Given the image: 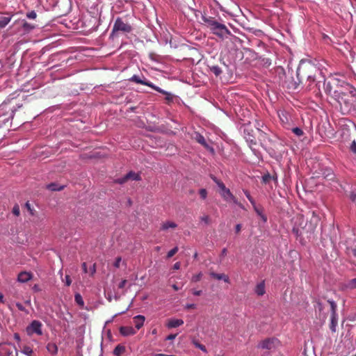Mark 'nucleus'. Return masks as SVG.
I'll list each match as a JSON object with an SVG mask.
<instances>
[{"label":"nucleus","instance_id":"f257e3e1","mask_svg":"<svg viewBox=\"0 0 356 356\" xmlns=\"http://www.w3.org/2000/svg\"><path fill=\"white\" fill-rule=\"evenodd\" d=\"M298 84H302L307 90L321 92L324 76L319 68L310 60H301L296 71Z\"/></svg>","mask_w":356,"mask_h":356},{"label":"nucleus","instance_id":"f03ea898","mask_svg":"<svg viewBox=\"0 0 356 356\" xmlns=\"http://www.w3.org/2000/svg\"><path fill=\"white\" fill-rule=\"evenodd\" d=\"M332 99L335 101L343 114L355 109L356 106V90L348 87L344 90L341 88L334 90Z\"/></svg>","mask_w":356,"mask_h":356},{"label":"nucleus","instance_id":"7ed1b4c3","mask_svg":"<svg viewBox=\"0 0 356 356\" xmlns=\"http://www.w3.org/2000/svg\"><path fill=\"white\" fill-rule=\"evenodd\" d=\"M202 20L211 32L220 38L224 39L228 35H232L231 31L227 26L216 21L214 17L202 16Z\"/></svg>","mask_w":356,"mask_h":356},{"label":"nucleus","instance_id":"20e7f679","mask_svg":"<svg viewBox=\"0 0 356 356\" xmlns=\"http://www.w3.org/2000/svg\"><path fill=\"white\" fill-rule=\"evenodd\" d=\"M130 81L135 82L136 83H140L144 86H147L148 87H150L151 88L154 89V90L165 95V100L168 102H172L173 99V96L171 93L163 90L161 88L154 85L152 83L145 80L142 79L138 75L134 74L129 79Z\"/></svg>","mask_w":356,"mask_h":356},{"label":"nucleus","instance_id":"39448f33","mask_svg":"<svg viewBox=\"0 0 356 356\" xmlns=\"http://www.w3.org/2000/svg\"><path fill=\"white\" fill-rule=\"evenodd\" d=\"M132 27L130 24L123 20L121 17H118L113 24L112 33L121 31L128 33L131 32Z\"/></svg>","mask_w":356,"mask_h":356},{"label":"nucleus","instance_id":"423d86ee","mask_svg":"<svg viewBox=\"0 0 356 356\" xmlns=\"http://www.w3.org/2000/svg\"><path fill=\"white\" fill-rule=\"evenodd\" d=\"M42 324L40 321L34 320L29 325H28L26 328V332L28 335L31 336L33 334H36L39 336L42 334Z\"/></svg>","mask_w":356,"mask_h":356},{"label":"nucleus","instance_id":"0eeeda50","mask_svg":"<svg viewBox=\"0 0 356 356\" xmlns=\"http://www.w3.org/2000/svg\"><path fill=\"white\" fill-rule=\"evenodd\" d=\"M212 179L213 181L218 185V186L220 189V195L223 197V199L226 201H228V196H231V192L229 188H227L225 185L219 179H218L216 177H212Z\"/></svg>","mask_w":356,"mask_h":356},{"label":"nucleus","instance_id":"6e6552de","mask_svg":"<svg viewBox=\"0 0 356 356\" xmlns=\"http://www.w3.org/2000/svg\"><path fill=\"white\" fill-rule=\"evenodd\" d=\"M193 138L198 143H200V145H202L204 147H205L207 149L209 150L210 152H211L212 153L214 152V149L213 147H210L209 145V144L207 143L204 137L201 135L200 134L197 133V132H195L193 136Z\"/></svg>","mask_w":356,"mask_h":356},{"label":"nucleus","instance_id":"1a4fd4ad","mask_svg":"<svg viewBox=\"0 0 356 356\" xmlns=\"http://www.w3.org/2000/svg\"><path fill=\"white\" fill-rule=\"evenodd\" d=\"M278 343L277 339H266L264 341H262L260 344L259 347H261L263 349H268L270 350L275 347L276 343Z\"/></svg>","mask_w":356,"mask_h":356},{"label":"nucleus","instance_id":"9d476101","mask_svg":"<svg viewBox=\"0 0 356 356\" xmlns=\"http://www.w3.org/2000/svg\"><path fill=\"white\" fill-rule=\"evenodd\" d=\"M119 331L124 337L134 335L136 333V330L131 326H121Z\"/></svg>","mask_w":356,"mask_h":356},{"label":"nucleus","instance_id":"9b49d317","mask_svg":"<svg viewBox=\"0 0 356 356\" xmlns=\"http://www.w3.org/2000/svg\"><path fill=\"white\" fill-rule=\"evenodd\" d=\"M209 275L215 280H223L226 283H229V277L224 273H216L213 271H211Z\"/></svg>","mask_w":356,"mask_h":356},{"label":"nucleus","instance_id":"f8f14e48","mask_svg":"<svg viewBox=\"0 0 356 356\" xmlns=\"http://www.w3.org/2000/svg\"><path fill=\"white\" fill-rule=\"evenodd\" d=\"M356 289V278L351 279L341 285L342 290H353Z\"/></svg>","mask_w":356,"mask_h":356},{"label":"nucleus","instance_id":"ddd939ff","mask_svg":"<svg viewBox=\"0 0 356 356\" xmlns=\"http://www.w3.org/2000/svg\"><path fill=\"white\" fill-rule=\"evenodd\" d=\"M32 278V274L31 273H28L26 271L21 272L19 273L17 277V280L19 282L25 283L29 281Z\"/></svg>","mask_w":356,"mask_h":356},{"label":"nucleus","instance_id":"4468645a","mask_svg":"<svg viewBox=\"0 0 356 356\" xmlns=\"http://www.w3.org/2000/svg\"><path fill=\"white\" fill-rule=\"evenodd\" d=\"M145 320V316L142 315H138L133 318L134 323L136 330H139L143 327Z\"/></svg>","mask_w":356,"mask_h":356},{"label":"nucleus","instance_id":"2eb2a0df","mask_svg":"<svg viewBox=\"0 0 356 356\" xmlns=\"http://www.w3.org/2000/svg\"><path fill=\"white\" fill-rule=\"evenodd\" d=\"M184 324L182 319L171 318L168 321L167 326L168 328H175Z\"/></svg>","mask_w":356,"mask_h":356},{"label":"nucleus","instance_id":"dca6fc26","mask_svg":"<svg viewBox=\"0 0 356 356\" xmlns=\"http://www.w3.org/2000/svg\"><path fill=\"white\" fill-rule=\"evenodd\" d=\"M254 292L259 296H264L265 294L266 289H265V282H264V281H262L260 283L257 284V286H256V287L254 289Z\"/></svg>","mask_w":356,"mask_h":356},{"label":"nucleus","instance_id":"f3484780","mask_svg":"<svg viewBox=\"0 0 356 356\" xmlns=\"http://www.w3.org/2000/svg\"><path fill=\"white\" fill-rule=\"evenodd\" d=\"M323 85L324 90L326 94L329 95L332 98L333 89L332 86L330 81L326 82L325 79L324 78L323 82H322L321 86Z\"/></svg>","mask_w":356,"mask_h":356},{"label":"nucleus","instance_id":"a211bd4d","mask_svg":"<svg viewBox=\"0 0 356 356\" xmlns=\"http://www.w3.org/2000/svg\"><path fill=\"white\" fill-rule=\"evenodd\" d=\"M177 227V225L175 222H171V221H166V222H164L161 225V229H162V230H167L169 228L175 229Z\"/></svg>","mask_w":356,"mask_h":356},{"label":"nucleus","instance_id":"6ab92c4d","mask_svg":"<svg viewBox=\"0 0 356 356\" xmlns=\"http://www.w3.org/2000/svg\"><path fill=\"white\" fill-rule=\"evenodd\" d=\"M11 19H12L11 16L5 17V16L0 15V28L3 29V28L6 27L9 24Z\"/></svg>","mask_w":356,"mask_h":356},{"label":"nucleus","instance_id":"aec40b11","mask_svg":"<svg viewBox=\"0 0 356 356\" xmlns=\"http://www.w3.org/2000/svg\"><path fill=\"white\" fill-rule=\"evenodd\" d=\"M22 26L26 32H29L35 28V26L28 23L26 20L22 21Z\"/></svg>","mask_w":356,"mask_h":356},{"label":"nucleus","instance_id":"412c9836","mask_svg":"<svg viewBox=\"0 0 356 356\" xmlns=\"http://www.w3.org/2000/svg\"><path fill=\"white\" fill-rule=\"evenodd\" d=\"M253 208L257 214L261 217L263 221L266 222L267 217L263 213V209L261 208H259L258 207H257L256 203L254 204V206H253Z\"/></svg>","mask_w":356,"mask_h":356},{"label":"nucleus","instance_id":"4be33fe9","mask_svg":"<svg viewBox=\"0 0 356 356\" xmlns=\"http://www.w3.org/2000/svg\"><path fill=\"white\" fill-rule=\"evenodd\" d=\"M47 188L51 191H60L64 188V186H58L56 184L51 183L47 186Z\"/></svg>","mask_w":356,"mask_h":356},{"label":"nucleus","instance_id":"5701e85b","mask_svg":"<svg viewBox=\"0 0 356 356\" xmlns=\"http://www.w3.org/2000/svg\"><path fill=\"white\" fill-rule=\"evenodd\" d=\"M337 323H338L337 316H332L331 314V323L330 325V328L334 332H336V327L337 325Z\"/></svg>","mask_w":356,"mask_h":356},{"label":"nucleus","instance_id":"b1692460","mask_svg":"<svg viewBox=\"0 0 356 356\" xmlns=\"http://www.w3.org/2000/svg\"><path fill=\"white\" fill-rule=\"evenodd\" d=\"M125 351V347L122 345H118L113 350V354L115 356H121Z\"/></svg>","mask_w":356,"mask_h":356},{"label":"nucleus","instance_id":"393cba45","mask_svg":"<svg viewBox=\"0 0 356 356\" xmlns=\"http://www.w3.org/2000/svg\"><path fill=\"white\" fill-rule=\"evenodd\" d=\"M47 350L51 354H56L58 352V347L54 343H49L47 345Z\"/></svg>","mask_w":356,"mask_h":356},{"label":"nucleus","instance_id":"a878e982","mask_svg":"<svg viewBox=\"0 0 356 356\" xmlns=\"http://www.w3.org/2000/svg\"><path fill=\"white\" fill-rule=\"evenodd\" d=\"M127 177H128L129 179L136 180V181L140 180V175L138 173H136L133 171H130L129 172H128L127 174Z\"/></svg>","mask_w":356,"mask_h":356},{"label":"nucleus","instance_id":"bb28decb","mask_svg":"<svg viewBox=\"0 0 356 356\" xmlns=\"http://www.w3.org/2000/svg\"><path fill=\"white\" fill-rule=\"evenodd\" d=\"M74 300L76 303L79 305L80 307H83L84 305V302L83 300L82 296L80 293H76L74 296Z\"/></svg>","mask_w":356,"mask_h":356},{"label":"nucleus","instance_id":"cd10ccee","mask_svg":"<svg viewBox=\"0 0 356 356\" xmlns=\"http://www.w3.org/2000/svg\"><path fill=\"white\" fill-rule=\"evenodd\" d=\"M327 302L330 304V307H331V312H332L331 314L332 316H337V304L333 300H329Z\"/></svg>","mask_w":356,"mask_h":356},{"label":"nucleus","instance_id":"c85d7f7f","mask_svg":"<svg viewBox=\"0 0 356 356\" xmlns=\"http://www.w3.org/2000/svg\"><path fill=\"white\" fill-rule=\"evenodd\" d=\"M210 70L216 76H219L222 73V70L218 65H213L210 67Z\"/></svg>","mask_w":356,"mask_h":356},{"label":"nucleus","instance_id":"c756f323","mask_svg":"<svg viewBox=\"0 0 356 356\" xmlns=\"http://www.w3.org/2000/svg\"><path fill=\"white\" fill-rule=\"evenodd\" d=\"M193 344L195 345V346L199 349H200L202 351H203L204 353H207V350L205 347V346L200 343L198 341H193Z\"/></svg>","mask_w":356,"mask_h":356},{"label":"nucleus","instance_id":"7c9ffc66","mask_svg":"<svg viewBox=\"0 0 356 356\" xmlns=\"http://www.w3.org/2000/svg\"><path fill=\"white\" fill-rule=\"evenodd\" d=\"M291 131L295 135H296L298 137L302 136L304 134L303 131L298 127H294L291 129Z\"/></svg>","mask_w":356,"mask_h":356},{"label":"nucleus","instance_id":"2f4dec72","mask_svg":"<svg viewBox=\"0 0 356 356\" xmlns=\"http://www.w3.org/2000/svg\"><path fill=\"white\" fill-rule=\"evenodd\" d=\"M178 250L179 249L177 247H175L174 248L170 250L167 254V258L170 259L172 257L178 252Z\"/></svg>","mask_w":356,"mask_h":356},{"label":"nucleus","instance_id":"473e14b6","mask_svg":"<svg viewBox=\"0 0 356 356\" xmlns=\"http://www.w3.org/2000/svg\"><path fill=\"white\" fill-rule=\"evenodd\" d=\"M202 273L200 272L197 275H194L191 278V281L193 282H197L202 279Z\"/></svg>","mask_w":356,"mask_h":356},{"label":"nucleus","instance_id":"72a5a7b5","mask_svg":"<svg viewBox=\"0 0 356 356\" xmlns=\"http://www.w3.org/2000/svg\"><path fill=\"white\" fill-rule=\"evenodd\" d=\"M243 192H244V194L245 195L246 197L248 199V200L252 204V205L254 206L255 201L252 197V196L250 195V193L248 191H246V190H244Z\"/></svg>","mask_w":356,"mask_h":356},{"label":"nucleus","instance_id":"f704fd0d","mask_svg":"<svg viewBox=\"0 0 356 356\" xmlns=\"http://www.w3.org/2000/svg\"><path fill=\"white\" fill-rule=\"evenodd\" d=\"M22 353L26 355L31 356L33 353V350L29 346H24Z\"/></svg>","mask_w":356,"mask_h":356},{"label":"nucleus","instance_id":"c9c22d12","mask_svg":"<svg viewBox=\"0 0 356 356\" xmlns=\"http://www.w3.org/2000/svg\"><path fill=\"white\" fill-rule=\"evenodd\" d=\"M199 194L200 195V197L202 199V200H205L207 197V191L206 189L204 188H201L200 191H199Z\"/></svg>","mask_w":356,"mask_h":356},{"label":"nucleus","instance_id":"e433bc0d","mask_svg":"<svg viewBox=\"0 0 356 356\" xmlns=\"http://www.w3.org/2000/svg\"><path fill=\"white\" fill-rule=\"evenodd\" d=\"M128 180H129V179H128V177H127V175H126L123 177L116 179L115 181V182L120 184H124L125 182H127Z\"/></svg>","mask_w":356,"mask_h":356},{"label":"nucleus","instance_id":"4c0bfd02","mask_svg":"<svg viewBox=\"0 0 356 356\" xmlns=\"http://www.w3.org/2000/svg\"><path fill=\"white\" fill-rule=\"evenodd\" d=\"M13 213L16 216H19L20 214V210H19V205L17 204H15L13 208Z\"/></svg>","mask_w":356,"mask_h":356},{"label":"nucleus","instance_id":"58836bf2","mask_svg":"<svg viewBox=\"0 0 356 356\" xmlns=\"http://www.w3.org/2000/svg\"><path fill=\"white\" fill-rule=\"evenodd\" d=\"M25 207L26 208V209L28 210V211L30 213V214L31 216L34 215V210H33V209L32 208L31 204L29 202H27L25 204Z\"/></svg>","mask_w":356,"mask_h":356},{"label":"nucleus","instance_id":"ea45409f","mask_svg":"<svg viewBox=\"0 0 356 356\" xmlns=\"http://www.w3.org/2000/svg\"><path fill=\"white\" fill-rule=\"evenodd\" d=\"M229 200L233 201L234 203L238 204L241 208H243V206L240 203L238 202L236 198L232 195V193H231V196H228V201H229Z\"/></svg>","mask_w":356,"mask_h":356},{"label":"nucleus","instance_id":"a19ab883","mask_svg":"<svg viewBox=\"0 0 356 356\" xmlns=\"http://www.w3.org/2000/svg\"><path fill=\"white\" fill-rule=\"evenodd\" d=\"M350 151L356 154V141L353 140L350 146Z\"/></svg>","mask_w":356,"mask_h":356},{"label":"nucleus","instance_id":"79ce46f5","mask_svg":"<svg viewBox=\"0 0 356 356\" xmlns=\"http://www.w3.org/2000/svg\"><path fill=\"white\" fill-rule=\"evenodd\" d=\"M26 17L29 19H35L37 17V14L34 10H32L26 14Z\"/></svg>","mask_w":356,"mask_h":356},{"label":"nucleus","instance_id":"37998d69","mask_svg":"<svg viewBox=\"0 0 356 356\" xmlns=\"http://www.w3.org/2000/svg\"><path fill=\"white\" fill-rule=\"evenodd\" d=\"M201 221L204 222L205 224H209L210 223V218L207 215H204L202 217H200Z\"/></svg>","mask_w":356,"mask_h":356},{"label":"nucleus","instance_id":"c03bdc74","mask_svg":"<svg viewBox=\"0 0 356 356\" xmlns=\"http://www.w3.org/2000/svg\"><path fill=\"white\" fill-rule=\"evenodd\" d=\"M245 138L247 141H249L252 144H256V140L253 136L248 134V136H245Z\"/></svg>","mask_w":356,"mask_h":356},{"label":"nucleus","instance_id":"a18cd8bd","mask_svg":"<svg viewBox=\"0 0 356 356\" xmlns=\"http://www.w3.org/2000/svg\"><path fill=\"white\" fill-rule=\"evenodd\" d=\"M122 261V258L120 257H118L116 259H115V261L113 264L115 268H119L120 267V262Z\"/></svg>","mask_w":356,"mask_h":356},{"label":"nucleus","instance_id":"49530a36","mask_svg":"<svg viewBox=\"0 0 356 356\" xmlns=\"http://www.w3.org/2000/svg\"><path fill=\"white\" fill-rule=\"evenodd\" d=\"M349 197L353 202H356V193L355 192L352 191L349 195Z\"/></svg>","mask_w":356,"mask_h":356},{"label":"nucleus","instance_id":"de8ad7c7","mask_svg":"<svg viewBox=\"0 0 356 356\" xmlns=\"http://www.w3.org/2000/svg\"><path fill=\"white\" fill-rule=\"evenodd\" d=\"M90 276H93L96 273V264H93L92 266L90 268Z\"/></svg>","mask_w":356,"mask_h":356},{"label":"nucleus","instance_id":"09e8293b","mask_svg":"<svg viewBox=\"0 0 356 356\" xmlns=\"http://www.w3.org/2000/svg\"><path fill=\"white\" fill-rule=\"evenodd\" d=\"M16 307H17V309L19 310V311H22V312H26V308L19 302H17L16 303Z\"/></svg>","mask_w":356,"mask_h":356},{"label":"nucleus","instance_id":"8fccbe9b","mask_svg":"<svg viewBox=\"0 0 356 356\" xmlns=\"http://www.w3.org/2000/svg\"><path fill=\"white\" fill-rule=\"evenodd\" d=\"M127 282V280H122V281L120 282V283L118 284V288H119V289H123V288L125 286V285H126Z\"/></svg>","mask_w":356,"mask_h":356},{"label":"nucleus","instance_id":"3c124183","mask_svg":"<svg viewBox=\"0 0 356 356\" xmlns=\"http://www.w3.org/2000/svg\"><path fill=\"white\" fill-rule=\"evenodd\" d=\"M262 179H263V181L266 183L269 181V179H270V175H265L262 177Z\"/></svg>","mask_w":356,"mask_h":356},{"label":"nucleus","instance_id":"603ef678","mask_svg":"<svg viewBox=\"0 0 356 356\" xmlns=\"http://www.w3.org/2000/svg\"><path fill=\"white\" fill-rule=\"evenodd\" d=\"M185 308L187 309H195L196 308V305L195 304H187L185 306Z\"/></svg>","mask_w":356,"mask_h":356},{"label":"nucleus","instance_id":"864d4df0","mask_svg":"<svg viewBox=\"0 0 356 356\" xmlns=\"http://www.w3.org/2000/svg\"><path fill=\"white\" fill-rule=\"evenodd\" d=\"M177 337V334H169L167 337H166V340H173L176 338Z\"/></svg>","mask_w":356,"mask_h":356},{"label":"nucleus","instance_id":"5fc2aeb1","mask_svg":"<svg viewBox=\"0 0 356 356\" xmlns=\"http://www.w3.org/2000/svg\"><path fill=\"white\" fill-rule=\"evenodd\" d=\"M65 280H66V285L67 286H70L71 284V283H72V281H71L70 275H66L65 276Z\"/></svg>","mask_w":356,"mask_h":356},{"label":"nucleus","instance_id":"6e6d98bb","mask_svg":"<svg viewBox=\"0 0 356 356\" xmlns=\"http://www.w3.org/2000/svg\"><path fill=\"white\" fill-rule=\"evenodd\" d=\"M181 267V264L180 262H176L174 266H173V268L175 270H179Z\"/></svg>","mask_w":356,"mask_h":356},{"label":"nucleus","instance_id":"4d7b16f0","mask_svg":"<svg viewBox=\"0 0 356 356\" xmlns=\"http://www.w3.org/2000/svg\"><path fill=\"white\" fill-rule=\"evenodd\" d=\"M82 268H83V270L85 273H88V268H87V264L86 262H83L82 264Z\"/></svg>","mask_w":356,"mask_h":356},{"label":"nucleus","instance_id":"13d9d810","mask_svg":"<svg viewBox=\"0 0 356 356\" xmlns=\"http://www.w3.org/2000/svg\"><path fill=\"white\" fill-rule=\"evenodd\" d=\"M14 339L17 341V342H19L21 339H20V336L18 333H15L14 334Z\"/></svg>","mask_w":356,"mask_h":356},{"label":"nucleus","instance_id":"bf43d9fd","mask_svg":"<svg viewBox=\"0 0 356 356\" xmlns=\"http://www.w3.org/2000/svg\"><path fill=\"white\" fill-rule=\"evenodd\" d=\"M193 294L194 296H200L202 294V291L201 290H198V291L194 290V291H193Z\"/></svg>","mask_w":356,"mask_h":356},{"label":"nucleus","instance_id":"052dcab7","mask_svg":"<svg viewBox=\"0 0 356 356\" xmlns=\"http://www.w3.org/2000/svg\"><path fill=\"white\" fill-rule=\"evenodd\" d=\"M241 229V225L240 224H237L235 227V230L236 233H239Z\"/></svg>","mask_w":356,"mask_h":356},{"label":"nucleus","instance_id":"680f3d73","mask_svg":"<svg viewBox=\"0 0 356 356\" xmlns=\"http://www.w3.org/2000/svg\"><path fill=\"white\" fill-rule=\"evenodd\" d=\"M227 248H223V249L222 250V252H221V254H220V256H221V257H225V256H226V255H227Z\"/></svg>","mask_w":356,"mask_h":356},{"label":"nucleus","instance_id":"e2e57ef3","mask_svg":"<svg viewBox=\"0 0 356 356\" xmlns=\"http://www.w3.org/2000/svg\"><path fill=\"white\" fill-rule=\"evenodd\" d=\"M154 356H175V355H165V354H163V353H158V354H156Z\"/></svg>","mask_w":356,"mask_h":356},{"label":"nucleus","instance_id":"0e129e2a","mask_svg":"<svg viewBox=\"0 0 356 356\" xmlns=\"http://www.w3.org/2000/svg\"><path fill=\"white\" fill-rule=\"evenodd\" d=\"M0 302L3 303L4 299H3V295L0 292Z\"/></svg>","mask_w":356,"mask_h":356},{"label":"nucleus","instance_id":"69168bd1","mask_svg":"<svg viewBox=\"0 0 356 356\" xmlns=\"http://www.w3.org/2000/svg\"><path fill=\"white\" fill-rule=\"evenodd\" d=\"M33 289V290H35L36 291H39L40 290L39 286L37 284L34 285Z\"/></svg>","mask_w":356,"mask_h":356},{"label":"nucleus","instance_id":"338daca9","mask_svg":"<svg viewBox=\"0 0 356 356\" xmlns=\"http://www.w3.org/2000/svg\"><path fill=\"white\" fill-rule=\"evenodd\" d=\"M172 288L175 291H178L179 290V287L176 285V284H173L172 285Z\"/></svg>","mask_w":356,"mask_h":356},{"label":"nucleus","instance_id":"774afa93","mask_svg":"<svg viewBox=\"0 0 356 356\" xmlns=\"http://www.w3.org/2000/svg\"><path fill=\"white\" fill-rule=\"evenodd\" d=\"M193 257H194L195 259H196V258L197 257V252H195V253L194 254Z\"/></svg>","mask_w":356,"mask_h":356}]
</instances>
